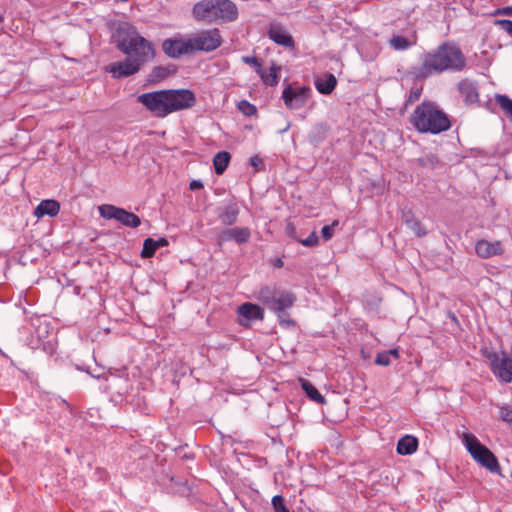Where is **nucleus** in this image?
<instances>
[{"instance_id":"5701e85b","label":"nucleus","mask_w":512,"mask_h":512,"mask_svg":"<svg viewBox=\"0 0 512 512\" xmlns=\"http://www.w3.org/2000/svg\"><path fill=\"white\" fill-rule=\"evenodd\" d=\"M239 207L236 203H230L224 207L222 212L219 214V219L222 224L230 226L233 225L238 218Z\"/></svg>"},{"instance_id":"b1692460","label":"nucleus","mask_w":512,"mask_h":512,"mask_svg":"<svg viewBox=\"0 0 512 512\" xmlns=\"http://www.w3.org/2000/svg\"><path fill=\"white\" fill-rule=\"evenodd\" d=\"M337 80L333 74H326L322 78H318L315 81L316 89L321 93L328 95L330 94L336 87Z\"/></svg>"},{"instance_id":"f3484780","label":"nucleus","mask_w":512,"mask_h":512,"mask_svg":"<svg viewBox=\"0 0 512 512\" xmlns=\"http://www.w3.org/2000/svg\"><path fill=\"white\" fill-rule=\"evenodd\" d=\"M251 233L247 227H234L223 230L219 235L221 242L235 241L238 244L246 243L250 239Z\"/></svg>"},{"instance_id":"79ce46f5","label":"nucleus","mask_w":512,"mask_h":512,"mask_svg":"<svg viewBox=\"0 0 512 512\" xmlns=\"http://www.w3.org/2000/svg\"><path fill=\"white\" fill-rule=\"evenodd\" d=\"M419 96H420V93L418 91L411 92L410 96H409V101H411V102L415 101V100H417L419 98Z\"/></svg>"},{"instance_id":"412c9836","label":"nucleus","mask_w":512,"mask_h":512,"mask_svg":"<svg viewBox=\"0 0 512 512\" xmlns=\"http://www.w3.org/2000/svg\"><path fill=\"white\" fill-rule=\"evenodd\" d=\"M280 72H281V66L277 65L276 63H272L269 68V73L261 69V72L258 73L261 80L266 86H276L279 82L280 78Z\"/></svg>"},{"instance_id":"7ed1b4c3","label":"nucleus","mask_w":512,"mask_h":512,"mask_svg":"<svg viewBox=\"0 0 512 512\" xmlns=\"http://www.w3.org/2000/svg\"><path fill=\"white\" fill-rule=\"evenodd\" d=\"M411 123L421 133L439 134L451 127L447 114L429 101H424L415 108Z\"/></svg>"},{"instance_id":"c85d7f7f","label":"nucleus","mask_w":512,"mask_h":512,"mask_svg":"<svg viewBox=\"0 0 512 512\" xmlns=\"http://www.w3.org/2000/svg\"><path fill=\"white\" fill-rule=\"evenodd\" d=\"M238 110L245 116H254L257 114V108L247 100H241L237 104Z\"/></svg>"},{"instance_id":"c03bdc74","label":"nucleus","mask_w":512,"mask_h":512,"mask_svg":"<svg viewBox=\"0 0 512 512\" xmlns=\"http://www.w3.org/2000/svg\"><path fill=\"white\" fill-rule=\"evenodd\" d=\"M261 160L258 158V157H253L251 158V164L255 167H257L258 163L260 162Z\"/></svg>"},{"instance_id":"423d86ee","label":"nucleus","mask_w":512,"mask_h":512,"mask_svg":"<svg viewBox=\"0 0 512 512\" xmlns=\"http://www.w3.org/2000/svg\"><path fill=\"white\" fill-rule=\"evenodd\" d=\"M462 442L472 458L490 472H498L500 465L497 457L470 432H463Z\"/></svg>"},{"instance_id":"58836bf2","label":"nucleus","mask_w":512,"mask_h":512,"mask_svg":"<svg viewBox=\"0 0 512 512\" xmlns=\"http://www.w3.org/2000/svg\"><path fill=\"white\" fill-rule=\"evenodd\" d=\"M494 15H507L512 16V6L499 8L495 11Z\"/></svg>"},{"instance_id":"f8f14e48","label":"nucleus","mask_w":512,"mask_h":512,"mask_svg":"<svg viewBox=\"0 0 512 512\" xmlns=\"http://www.w3.org/2000/svg\"><path fill=\"white\" fill-rule=\"evenodd\" d=\"M418 36L414 24L406 22L401 34H393L388 40L389 46L396 51H404L417 44Z\"/></svg>"},{"instance_id":"f704fd0d","label":"nucleus","mask_w":512,"mask_h":512,"mask_svg":"<svg viewBox=\"0 0 512 512\" xmlns=\"http://www.w3.org/2000/svg\"><path fill=\"white\" fill-rule=\"evenodd\" d=\"M495 25L512 37V21L507 19L495 20Z\"/></svg>"},{"instance_id":"f03ea898","label":"nucleus","mask_w":512,"mask_h":512,"mask_svg":"<svg viewBox=\"0 0 512 512\" xmlns=\"http://www.w3.org/2000/svg\"><path fill=\"white\" fill-rule=\"evenodd\" d=\"M137 101L153 116L165 118L174 112L193 107L197 100L189 89H168L142 93L137 96Z\"/></svg>"},{"instance_id":"dca6fc26","label":"nucleus","mask_w":512,"mask_h":512,"mask_svg":"<svg viewBox=\"0 0 512 512\" xmlns=\"http://www.w3.org/2000/svg\"><path fill=\"white\" fill-rule=\"evenodd\" d=\"M476 254L484 259L501 255L503 253L502 243L500 241L490 242L479 240L475 245Z\"/></svg>"},{"instance_id":"4468645a","label":"nucleus","mask_w":512,"mask_h":512,"mask_svg":"<svg viewBox=\"0 0 512 512\" xmlns=\"http://www.w3.org/2000/svg\"><path fill=\"white\" fill-rule=\"evenodd\" d=\"M239 324L248 326L252 320H263L264 309L259 305L246 302L238 307Z\"/></svg>"},{"instance_id":"20e7f679","label":"nucleus","mask_w":512,"mask_h":512,"mask_svg":"<svg viewBox=\"0 0 512 512\" xmlns=\"http://www.w3.org/2000/svg\"><path fill=\"white\" fill-rule=\"evenodd\" d=\"M192 16L197 22H232L238 17V9L231 0H201L192 8Z\"/></svg>"},{"instance_id":"a878e982","label":"nucleus","mask_w":512,"mask_h":512,"mask_svg":"<svg viewBox=\"0 0 512 512\" xmlns=\"http://www.w3.org/2000/svg\"><path fill=\"white\" fill-rule=\"evenodd\" d=\"M404 222L406 226L415 233L416 236L423 237L427 234L425 227L418 219L414 218L412 214H405Z\"/></svg>"},{"instance_id":"1a4fd4ad","label":"nucleus","mask_w":512,"mask_h":512,"mask_svg":"<svg viewBox=\"0 0 512 512\" xmlns=\"http://www.w3.org/2000/svg\"><path fill=\"white\" fill-rule=\"evenodd\" d=\"M485 357L489 360L490 368L493 374L505 383L512 381V358L505 352L501 355L497 352H485Z\"/></svg>"},{"instance_id":"72a5a7b5","label":"nucleus","mask_w":512,"mask_h":512,"mask_svg":"<svg viewBox=\"0 0 512 512\" xmlns=\"http://www.w3.org/2000/svg\"><path fill=\"white\" fill-rule=\"evenodd\" d=\"M301 244L307 247H314L318 245L319 238L315 231H313L306 239H297Z\"/></svg>"},{"instance_id":"9d476101","label":"nucleus","mask_w":512,"mask_h":512,"mask_svg":"<svg viewBox=\"0 0 512 512\" xmlns=\"http://www.w3.org/2000/svg\"><path fill=\"white\" fill-rule=\"evenodd\" d=\"M99 213L103 218L115 219L126 227L137 228L141 224V220L136 214L114 205H101Z\"/></svg>"},{"instance_id":"2eb2a0df","label":"nucleus","mask_w":512,"mask_h":512,"mask_svg":"<svg viewBox=\"0 0 512 512\" xmlns=\"http://www.w3.org/2000/svg\"><path fill=\"white\" fill-rule=\"evenodd\" d=\"M140 67L139 62L128 56L124 61L111 64L109 66V72H111L115 78H123L135 74L139 71Z\"/></svg>"},{"instance_id":"49530a36","label":"nucleus","mask_w":512,"mask_h":512,"mask_svg":"<svg viewBox=\"0 0 512 512\" xmlns=\"http://www.w3.org/2000/svg\"><path fill=\"white\" fill-rule=\"evenodd\" d=\"M275 265H276L277 267H282L283 262H282L280 259H278Z\"/></svg>"},{"instance_id":"473e14b6","label":"nucleus","mask_w":512,"mask_h":512,"mask_svg":"<svg viewBox=\"0 0 512 512\" xmlns=\"http://www.w3.org/2000/svg\"><path fill=\"white\" fill-rule=\"evenodd\" d=\"M242 61L245 64H248V65L252 66L255 69V71L257 72V74L261 72L262 65H261V63L259 62V60L256 57H253V56H243L242 57Z\"/></svg>"},{"instance_id":"cd10ccee","label":"nucleus","mask_w":512,"mask_h":512,"mask_svg":"<svg viewBox=\"0 0 512 512\" xmlns=\"http://www.w3.org/2000/svg\"><path fill=\"white\" fill-rule=\"evenodd\" d=\"M495 101L512 121V100L506 95L496 94Z\"/></svg>"},{"instance_id":"e433bc0d","label":"nucleus","mask_w":512,"mask_h":512,"mask_svg":"<svg viewBox=\"0 0 512 512\" xmlns=\"http://www.w3.org/2000/svg\"><path fill=\"white\" fill-rule=\"evenodd\" d=\"M500 418L508 423L509 425L512 424V410L507 407V406H503L500 408Z\"/></svg>"},{"instance_id":"0eeeda50","label":"nucleus","mask_w":512,"mask_h":512,"mask_svg":"<svg viewBox=\"0 0 512 512\" xmlns=\"http://www.w3.org/2000/svg\"><path fill=\"white\" fill-rule=\"evenodd\" d=\"M119 50L124 54L139 62V65L151 60L154 57L152 44L144 37L138 35L135 31L123 38L118 44Z\"/></svg>"},{"instance_id":"4be33fe9","label":"nucleus","mask_w":512,"mask_h":512,"mask_svg":"<svg viewBox=\"0 0 512 512\" xmlns=\"http://www.w3.org/2000/svg\"><path fill=\"white\" fill-rule=\"evenodd\" d=\"M458 89L462 95L465 96L468 102H476L478 100V91L473 81L463 79L458 83Z\"/></svg>"},{"instance_id":"37998d69","label":"nucleus","mask_w":512,"mask_h":512,"mask_svg":"<svg viewBox=\"0 0 512 512\" xmlns=\"http://www.w3.org/2000/svg\"><path fill=\"white\" fill-rule=\"evenodd\" d=\"M386 353H389V356H394L395 358H399V352L397 349H392L389 351H386Z\"/></svg>"},{"instance_id":"a19ab883","label":"nucleus","mask_w":512,"mask_h":512,"mask_svg":"<svg viewBox=\"0 0 512 512\" xmlns=\"http://www.w3.org/2000/svg\"><path fill=\"white\" fill-rule=\"evenodd\" d=\"M189 186H190L191 190H198V189L203 188V184L197 180L191 181Z\"/></svg>"},{"instance_id":"9b49d317","label":"nucleus","mask_w":512,"mask_h":512,"mask_svg":"<svg viewBox=\"0 0 512 512\" xmlns=\"http://www.w3.org/2000/svg\"><path fill=\"white\" fill-rule=\"evenodd\" d=\"M310 95L309 87H293L289 84L283 90L282 99L288 109H300L307 103Z\"/></svg>"},{"instance_id":"ea45409f","label":"nucleus","mask_w":512,"mask_h":512,"mask_svg":"<svg viewBox=\"0 0 512 512\" xmlns=\"http://www.w3.org/2000/svg\"><path fill=\"white\" fill-rule=\"evenodd\" d=\"M154 244L156 248L165 247L169 244L168 240L164 237L159 238L158 240H154Z\"/></svg>"},{"instance_id":"c756f323","label":"nucleus","mask_w":512,"mask_h":512,"mask_svg":"<svg viewBox=\"0 0 512 512\" xmlns=\"http://www.w3.org/2000/svg\"><path fill=\"white\" fill-rule=\"evenodd\" d=\"M157 248L154 244V239L147 238L144 240L143 249L141 251L142 258H151L154 256Z\"/></svg>"},{"instance_id":"f257e3e1","label":"nucleus","mask_w":512,"mask_h":512,"mask_svg":"<svg viewBox=\"0 0 512 512\" xmlns=\"http://www.w3.org/2000/svg\"><path fill=\"white\" fill-rule=\"evenodd\" d=\"M466 67V57L453 42H444L436 49L423 54L420 66L413 68L417 80H424L446 71L460 72Z\"/></svg>"},{"instance_id":"ddd939ff","label":"nucleus","mask_w":512,"mask_h":512,"mask_svg":"<svg viewBox=\"0 0 512 512\" xmlns=\"http://www.w3.org/2000/svg\"><path fill=\"white\" fill-rule=\"evenodd\" d=\"M162 50L171 58H179L182 55L191 54L189 37L181 35L165 39L162 43Z\"/></svg>"},{"instance_id":"39448f33","label":"nucleus","mask_w":512,"mask_h":512,"mask_svg":"<svg viewBox=\"0 0 512 512\" xmlns=\"http://www.w3.org/2000/svg\"><path fill=\"white\" fill-rule=\"evenodd\" d=\"M258 299L264 303L268 309L275 312L279 318L280 324L291 325L294 322L286 319V310L292 307L296 301L293 293L277 289L275 287L265 286L258 292Z\"/></svg>"},{"instance_id":"7c9ffc66","label":"nucleus","mask_w":512,"mask_h":512,"mask_svg":"<svg viewBox=\"0 0 512 512\" xmlns=\"http://www.w3.org/2000/svg\"><path fill=\"white\" fill-rule=\"evenodd\" d=\"M272 506L275 512H290L285 504V499L281 495L272 498Z\"/></svg>"},{"instance_id":"393cba45","label":"nucleus","mask_w":512,"mask_h":512,"mask_svg":"<svg viewBox=\"0 0 512 512\" xmlns=\"http://www.w3.org/2000/svg\"><path fill=\"white\" fill-rule=\"evenodd\" d=\"M231 156L226 151L218 152L214 158H213V165L215 169V173L217 175L223 174V172L226 170L229 162H230Z\"/></svg>"},{"instance_id":"4c0bfd02","label":"nucleus","mask_w":512,"mask_h":512,"mask_svg":"<svg viewBox=\"0 0 512 512\" xmlns=\"http://www.w3.org/2000/svg\"><path fill=\"white\" fill-rule=\"evenodd\" d=\"M322 237L325 241L330 240L334 235V230L332 229V226H324L321 230Z\"/></svg>"},{"instance_id":"a18cd8bd","label":"nucleus","mask_w":512,"mask_h":512,"mask_svg":"<svg viewBox=\"0 0 512 512\" xmlns=\"http://www.w3.org/2000/svg\"><path fill=\"white\" fill-rule=\"evenodd\" d=\"M338 224H339V221L334 220L330 226H332V229L334 230V227L338 226Z\"/></svg>"},{"instance_id":"6ab92c4d","label":"nucleus","mask_w":512,"mask_h":512,"mask_svg":"<svg viewBox=\"0 0 512 512\" xmlns=\"http://www.w3.org/2000/svg\"><path fill=\"white\" fill-rule=\"evenodd\" d=\"M60 211V204L56 200H43L34 210V215L41 218L45 215L54 217Z\"/></svg>"},{"instance_id":"a211bd4d","label":"nucleus","mask_w":512,"mask_h":512,"mask_svg":"<svg viewBox=\"0 0 512 512\" xmlns=\"http://www.w3.org/2000/svg\"><path fill=\"white\" fill-rule=\"evenodd\" d=\"M268 35L270 39L278 45L286 48H294V40L292 36L288 34L283 27L279 25H272L268 30Z\"/></svg>"},{"instance_id":"2f4dec72","label":"nucleus","mask_w":512,"mask_h":512,"mask_svg":"<svg viewBox=\"0 0 512 512\" xmlns=\"http://www.w3.org/2000/svg\"><path fill=\"white\" fill-rule=\"evenodd\" d=\"M168 70L164 67H155L150 75L152 81H159L166 78Z\"/></svg>"},{"instance_id":"aec40b11","label":"nucleus","mask_w":512,"mask_h":512,"mask_svg":"<svg viewBox=\"0 0 512 512\" xmlns=\"http://www.w3.org/2000/svg\"><path fill=\"white\" fill-rule=\"evenodd\" d=\"M418 448V439L412 435H405L397 443V453L400 455H411Z\"/></svg>"},{"instance_id":"6e6552de","label":"nucleus","mask_w":512,"mask_h":512,"mask_svg":"<svg viewBox=\"0 0 512 512\" xmlns=\"http://www.w3.org/2000/svg\"><path fill=\"white\" fill-rule=\"evenodd\" d=\"M191 54L195 52H212L218 49L223 42L219 29L212 28L198 31L189 36Z\"/></svg>"},{"instance_id":"c9c22d12","label":"nucleus","mask_w":512,"mask_h":512,"mask_svg":"<svg viewBox=\"0 0 512 512\" xmlns=\"http://www.w3.org/2000/svg\"><path fill=\"white\" fill-rule=\"evenodd\" d=\"M375 363L381 366H388L391 363V359L389 356V353H386V351L378 353L375 359Z\"/></svg>"},{"instance_id":"bb28decb","label":"nucleus","mask_w":512,"mask_h":512,"mask_svg":"<svg viewBox=\"0 0 512 512\" xmlns=\"http://www.w3.org/2000/svg\"><path fill=\"white\" fill-rule=\"evenodd\" d=\"M301 386L311 400L315 401L318 404L325 403L324 396H322L321 393L317 390V388L314 385H312L308 380L301 379Z\"/></svg>"}]
</instances>
